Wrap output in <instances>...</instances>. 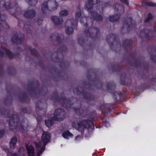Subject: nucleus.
Segmentation results:
<instances>
[{"instance_id":"1","label":"nucleus","mask_w":156,"mask_h":156,"mask_svg":"<svg viewBox=\"0 0 156 156\" xmlns=\"http://www.w3.org/2000/svg\"><path fill=\"white\" fill-rule=\"evenodd\" d=\"M51 136L47 132H44L41 137V142H35L37 156H40L45 149L46 144L50 141Z\"/></svg>"},{"instance_id":"2","label":"nucleus","mask_w":156,"mask_h":156,"mask_svg":"<svg viewBox=\"0 0 156 156\" xmlns=\"http://www.w3.org/2000/svg\"><path fill=\"white\" fill-rule=\"evenodd\" d=\"M72 126L80 131H83L85 128L93 129L94 128L93 122L87 120L74 121L72 123Z\"/></svg>"},{"instance_id":"3","label":"nucleus","mask_w":156,"mask_h":156,"mask_svg":"<svg viewBox=\"0 0 156 156\" xmlns=\"http://www.w3.org/2000/svg\"><path fill=\"white\" fill-rule=\"evenodd\" d=\"M58 7V4L55 0H48L43 2L41 6L42 12L46 14L48 11L52 12L56 10Z\"/></svg>"},{"instance_id":"4","label":"nucleus","mask_w":156,"mask_h":156,"mask_svg":"<svg viewBox=\"0 0 156 156\" xmlns=\"http://www.w3.org/2000/svg\"><path fill=\"white\" fill-rule=\"evenodd\" d=\"M9 126L11 129H14L18 127L20 128H23L22 123H20L19 119L17 115H14L10 118Z\"/></svg>"},{"instance_id":"5","label":"nucleus","mask_w":156,"mask_h":156,"mask_svg":"<svg viewBox=\"0 0 156 156\" xmlns=\"http://www.w3.org/2000/svg\"><path fill=\"white\" fill-rule=\"evenodd\" d=\"M77 22V20L73 19L67 20L65 23V26L66 28V32L67 34H69L73 33V30L72 27L73 25H76Z\"/></svg>"},{"instance_id":"6","label":"nucleus","mask_w":156,"mask_h":156,"mask_svg":"<svg viewBox=\"0 0 156 156\" xmlns=\"http://www.w3.org/2000/svg\"><path fill=\"white\" fill-rule=\"evenodd\" d=\"M65 117V112L62 109H58L55 110L53 117L54 120L57 121L63 120Z\"/></svg>"},{"instance_id":"7","label":"nucleus","mask_w":156,"mask_h":156,"mask_svg":"<svg viewBox=\"0 0 156 156\" xmlns=\"http://www.w3.org/2000/svg\"><path fill=\"white\" fill-rule=\"evenodd\" d=\"M3 7L7 10H10L11 13L12 14H14L15 13L17 12H20L21 11L19 7L17 4L15 5V7L16 8V11H15L14 9L11 8L10 4V2L9 0H5L4 4H3Z\"/></svg>"},{"instance_id":"8","label":"nucleus","mask_w":156,"mask_h":156,"mask_svg":"<svg viewBox=\"0 0 156 156\" xmlns=\"http://www.w3.org/2000/svg\"><path fill=\"white\" fill-rule=\"evenodd\" d=\"M36 15V11L35 9H30L26 11L23 13V16L28 19H32Z\"/></svg>"},{"instance_id":"9","label":"nucleus","mask_w":156,"mask_h":156,"mask_svg":"<svg viewBox=\"0 0 156 156\" xmlns=\"http://www.w3.org/2000/svg\"><path fill=\"white\" fill-rule=\"evenodd\" d=\"M99 32V29L96 27L91 28L90 29H87V30H85L87 36L89 37H94L95 34L97 35Z\"/></svg>"},{"instance_id":"10","label":"nucleus","mask_w":156,"mask_h":156,"mask_svg":"<svg viewBox=\"0 0 156 156\" xmlns=\"http://www.w3.org/2000/svg\"><path fill=\"white\" fill-rule=\"evenodd\" d=\"M51 20L56 26L59 27H62L63 22L62 18H59L58 16H54L51 17Z\"/></svg>"},{"instance_id":"11","label":"nucleus","mask_w":156,"mask_h":156,"mask_svg":"<svg viewBox=\"0 0 156 156\" xmlns=\"http://www.w3.org/2000/svg\"><path fill=\"white\" fill-rule=\"evenodd\" d=\"M4 51L8 55L9 58H12L15 56L9 50L2 46L1 48L0 49V57L5 56V55L4 54Z\"/></svg>"},{"instance_id":"12","label":"nucleus","mask_w":156,"mask_h":156,"mask_svg":"<svg viewBox=\"0 0 156 156\" xmlns=\"http://www.w3.org/2000/svg\"><path fill=\"white\" fill-rule=\"evenodd\" d=\"M76 100L75 99H73L71 101H69L65 99V98H62L60 100V101L62 103V105L64 108H70V103L72 101L73 103V102L74 101H76Z\"/></svg>"},{"instance_id":"13","label":"nucleus","mask_w":156,"mask_h":156,"mask_svg":"<svg viewBox=\"0 0 156 156\" xmlns=\"http://www.w3.org/2000/svg\"><path fill=\"white\" fill-rule=\"evenodd\" d=\"M91 16L93 17L94 19L98 21H101L102 20L103 18L101 15L98 14L95 11L91 12Z\"/></svg>"},{"instance_id":"14","label":"nucleus","mask_w":156,"mask_h":156,"mask_svg":"<svg viewBox=\"0 0 156 156\" xmlns=\"http://www.w3.org/2000/svg\"><path fill=\"white\" fill-rule=\"evenodd\" d=\"M115 12L122 13L124 12V9L122 5L116 4L113 6Z\"/></svg>"},{"instance_id":"15","label":"nucleus","mask_w":156,"mask_h":156,"mask_svg":"<svg viewBox=\"0 0 156 156\" xmlns=\"http://www.w3.org/2000/svg\"><path fill=\"white\" fill-rule=\"evenodd\" d=\"M26 148L29 156H35L34 153V148L31 145H26Z\"/></svg>"},{"instance_id":"16","label":"nucleus","mask_w":156,"mask_h":156,"mask_svg":"<svg viewBox=\"0 0 156 156\" xmlns=\"http://www.w3.org/2000/svg\"><path fill=\"white\" fill-rule=\"evenodd\" d=\"M23 40V38H20L18 35H14L12 38V41L13 43H20Z\"/></svg>"},{"instance_id":"17","label":"nucleus","mask_w":156,"mask_h":156,"mask_svg":"<svg viewBox=\"0 0 156 156\" xmlns=\"http://www.w3.org/2000/svg\"><path fill=\"white\" fill-rule=\"evenodd\" d=\"M17 141V138L16 137H13L11 139L9 142V145L10 148L12 149L15 148L16 144Z\"/></svg>"},{"instance_id":"18","label":"nucleus","mask_w":156,"mask_h":156,"mask_svg":"<svg viewBox=\"0 0 156 156\" xmlns=\"http://www.w3.org/2000/svg\"><path fill=\"white\" fill-rule=\"evenodd\" d=\"M50 38L51 39L56 40L58 42L61 41L63 38V36L61 35H55L52 34L50 36Z\"/></svg>"},{"instance_id":"19","label":"nucleus","mask_w":156,"mask_h":156,"mask_svg":"<svg viewBox=\"0 0 156 156\" xmlns=\"http://www.w3.org/2000/svg\"><path fill=\"white\" fill-rule=\"evenodd\" d=\"M129 25L126 22H125L121 30V32L123 33L128 32L129 30Z\"/></svg>"},{"instance_id":"20","label":"nucleus","mask_w":156,"mask_h":156,"mask_svg":"<svg viewBox=\"0 0 156 156\" xmlns=\"http://www.w3.org/2000/svg\"><path fill=\"white\" fill-rule=\"evenodd\" d=\"M84 98L88 101H92L94 99L93 96L89 93L83 92L82 93Z\"/></svg>"},{"instance_id":"21","label":"nucleus","mask_w":156,"mask_h":156,"mask_svg":"<svg viewBox=\"0 0 156 156\" xmlns=\"http://www.w3.org/2000/svg\"><path fill=\"white\" fill-rule=\"evenodd\" d=\"M119 18V16L117 14L109 16V20L111 22H114L118 20Z\"/></svg>"},{"instance_id":"22","label":"nucleus","mask_w":156,"mask_h":156,"mask_svg":"<svg viewBox=\"0 0 156 156\" xmlns=\"http://www.w3.org/2000/svg\"><path fill=\"white\" fill-rule=\"evenodd\" d=\"M9 113V112L8 110H5L3 109L0 110V115L3 116L5 117L7 116L8 117Z\"/></svg>"},{"instance_id":"23","label":"nucleus","mask_w":156,"mask_h":156,"mask_svg":"<svg viewBox=\"0 0 156 156\" xmlns=\"http://www.w3.org/2000/svg\"><path fill=\"white\" fill-rule=\"evenodd\" d=\"M53 118L51 119H48L45 121V124L48 127H51L54 123V121Z\"/></svg>"},{"instance_id":"24","label":"nucleus","mask_w":156,"mask_h":156,"mask_svg":"<svg viewBox=\"0 0 156 156\" xmlns=\"http://www.w3.org/2000/svg\"><path fill=\"white\" fill-rule=\"evenodd\" d=\"M150 31L147 29H145L142 30L140 33V35L142 37L147 36L149 34Z\"/></svg>"},{"instance_id":"25","label":"nucleus","mask_w":156,"mask_h":156,"mask_svg":"<svg viewBox=\"0 0 156 156\" xmlns=\"http://www.w3.org/2000/svg\"><path fill=\"white\" fill-rule=\"evenodd\" d=\"M27 99L28 98L25 94H21L19 98L20 100L22 102H26Z\"/></svg>"},{"instance_id":"26","label":"nucleus","mask_w":156,"mask_h":156,"mask_svg":"<svg viewBox=\"0 0 156 156\" xmlns=\"http://www.w3.org/2000/svg\"><path fill=\"white\" fill-rule=\"evenodd\" d=\"M62 136L64 138L68 139L69 136H73V134L71 133L69 131H67L63 133Z\"/></svg>"},{"instance_id":"27","label":"nucleus","mask_w":156,"mask_h":156,"mask_svg":"<svg viewBox=\"0 0 156 156\" xmlns=\"http://www.w3.org/2000/svg\"><path fill=\"white\" fill-rule=\"evenodd\" d=\"M28 4L31 6L35 5L37 3V0H26Z\"/></svg>"},{"instance_id":"28","label":"nucleus","mask_w":156,"mask_h":156,"mask_svg":"<svg viewBox=\"0 0 156 156\" xmlns=\"http://www.w3.org/2000/svg\"><path fill=\"white\" fill-rule=\"evenodd\" d=\"M31 28V26L29 24V23L27 22L25 23L23 29L26 30L28 32H29Z\"/></svg>"},{"instance_id":"29","label":"nucleus","mask_w":156,"mask_h":156,"mask_svg":"<svg viewBox=\"0 0 156 156\" xmlns=\"http://www.w3.org/2000/svg\"><path fill=\"white\" fill-rule=\"evenodd\" d=\"M93 3L88 1L85 5V7L88 10H91L93 8Z\"/></svg>"},{"instance_id":"30","label":"nucleus","mask_w":156,"mask_h":156,"mask_svg":"<svg viewBox=\"0 0 156 156\" xmlns=\"http://www.w3.org/2000/svg\"><path fill=\"white\" fill-rule=\"evenodd\" d=\"M77 9V10L75 14V16L77 19L79 18L81 16V15L80 6H78Z\"/></svg>"},{"instance_id":"31","label":"nucleus","mask_w":156,"mask_h":156,"mask_svg":"<svg viewBox=\"0 0 156 156\" xmlns=\"http://www.w3.org/2000/svg\"><path fill=\"white\" fill-rule=\"evenodd\" d=\"M68 13V11L67 10H64L60 12L59 13V15L60 16H67Z\"/></svg>"},{"instance_id":"32","label":"nucleus","mask_w":156,"mask_h":156,"mask_svg":"<svg viewBox=\"0 0 156 156\" xmlns=\"http://www.w3.org/2000/svg\"><path fill=\"white\" fill-rule=\"evenodd\" d=\"M31 93L32 94V95L33 97L36 98V94L39 93L40 92L37 89H32L31 91Z\"/></svg>"},{"instance_id":"33","label":"nucleus","mask_w":156,"mask_h":156,"mask_svg":"<svg viewBox=\"0 0 156 156\" xmlns=\"http://www.w3.org/2000/svg\"><path fill=\"white\" fill-rule=\"evenodd\" d=\"M87 18L85 17H82L80 21V22L83 24L84 25V26H87Z\"/></svg>"},{"instance_id":"34","label":"nucleus","mask_w":156,"mask_h":156,"mask_svg":"<svg viewBox=\"0 0 156 156\" xmlns=\"http://www.w3.org/2000/svg\"><path fill=\"white\" fill-rule=\"evenodd\" d=\"M94 85L98 88H100L102 87V84L98 81L96 80L94 83Z\"/></svg>"},{"instance_id":"35","label":"nucleus","mask_w":156,"mask_h":156,"mask_svg":"<svg viewBox=\"0 0 156 156\" xmlns=\"http://www.w3.org/2000/svg\"><path fill=\"white\" fill-rule=\"evenodd\" d=\"M131 43V41H129V40H126L123 42V46L126 47V45H129L130 43Z\"/></svg>"},{"instance_id":"36","label":"nucleus","mask_w":156,"mask_h":156,"mask_svg":"<svg viewBox=\"0 0 156 156\" xmlns=\"http://www.w3.org/2000/svg\"><path fill=\"white\" fill-rule=\"evenodd\" d=\"M52 99H55L56 101H58V94L56 92H55L53 94Z\"/></svg>"},{"instance_id":"37","label":"nucleus","mask_w":156,"mask_h":156,"mask_svg":"<svg viewBox=\"0 0 156 156\" xmlns=\"http://www.w3.org/2000/svg\"><path fill=\"white\" fill-rule=\"evenodd\" d=\"M107 87L108 89H111L115 88V85L113 84V83H109L108 84Z\"/></svg>"},{"instance_id":"38","label":"nucleus","mask_w":156,"mask_h":156,"mask_svg":"<svg viewBox=\"0 0 156 156\" xmlns=\"http://www.w3.org/2000/svg\"><path fill=\"white\" fill-rule=\"evenodd\" d=\"M152 18V16L151 14L149 13L148 14L147 17V19L145 20L144 21L145 22H147L149 21V20L151 19Z\"/></svg>"},{"instance_id":"39","label":"nucleus","mask_w":156,"mask_h":156,"mask_svg":"<svg viewBox=\"0 0 156 156\" xmlns=\"http://www.w3.org/2000/svg\"><path fill=\"white\" fill-rule=\"evenodd\" d=\"M145 4L147 6H154L155 5V3L150 2H145Z\"/></svg>"},{"instance_id":"40","label":"nucleus","mask_w":156,"mask_h":156,"mask_svg":"<svg viewBox=\"0 0 156 156\" xmlns=\"http://www.w3.org/2000/svg\"><path fill=\"white\" fill-rule=\"evenodd\" d=\"M116 37L115 36V35L113 34H112L111 35H110V36L109 35V36H108L107 38L108 39L109 38L111 39L115 40V39L116 38Z\"/></svg>"},{"instance_id":"41","label":"nucleus","mask_w":156,"mask_h":156,"mask_svg":"<svg viewBox=\"0 0 156 156\" xmlns=\"http://www.w3.org/2000/svg\"><path fill=\"white\" fill-rule=\"evenodd\" d=\"M80 89H81L80 87H78L77 88H75L74 89L73 91L74 93H76L77 94H79V93L80 92Z\"/></svg>"},{"instance_id":"42","label":"nucleus","mask_w":156,"mask_h":156,"mask_svg":"<svg viewBox=\"0 0 156 156\" xmlns=\"http://www.w3.org/2000/svg\"><path fill=\"white\" fill-rule=\"evenodd\" d=\"M2 149L4 150L8 154L9 152V150L8 149L7 147L5 146H4L2 147Z\"/></svg>"},{"instance_id":"43","label":"nucleus","mask_w":156,"mask_h":156,"mask_svg":"<svg viewBox=\"0 0 156 156\" xmlns=\"http://www.w3.org/2000/svg\"><path fill=\"white\" fill-rule=\"evenodd\" d=\"M30 50L31 53L32 54L34 55H36V53H37V51L35 49H30Z\"/></svg>"},{"instance_id":"44","label":"nucleus","mask_w":156,"mask_h":156,"mask_svg":"<svg viewBox=\"0 0 156 156\" xmlns=\"http://www.w3.org/2000/svg\"><path fill=\"white\" fill-rule=\"evenodd\" d=\"M5 133V132L4 130H0V139L2 138Z\"/></svg>"},{"instance_id":"45","label":"nucleus","mask_w":156,"mask_h":156,"mask_svg":"<svg viewBox=\"0 0 156 156\" xmlns=\"http://www.w3.org/2000/svg\"><path fill=\"white\" fill-rule=\"evenodd\" d=\"M60 49L62 51H65L66 50L67 48L65 45H63L60 48Z\"/></svg>"},{"instance_id":"46","label":"nucleus","mask_w":156,"mask_h":156,"mask_svg":"<svg viewBox=\"0 0 156 156\" xmlns=\"http://www.w3.org/2000/svg\"><path fill=\"white\" fill-rule=\"evenodd\" d=\"M24 150V149L23 148L20 147L18 150V152L19 154H22Z\"/></svg>"},{"instance_id":"47","label":"nucleus","mask_w":156,"mask_h":156,"mask_svg":"<svg viewBox=\"0 0 156 156\" xmlns=\"http://www.w3.org/2000/svg\"><path fill=\"white\" fill-rule=\"evenodd\" d=\"M98 0H88V1H89L90 2H92L93 3V4L97 3L98 2Z\"/></svg>"},{"instance_id":"48","label":"nucleus","mask_w":156,"mask_h":156,"mask_svg":"<svg viewBox=\"0 0 156 156\" xmlns=\"http://www.w3.org/2000/svg\"><path fill=\"white\" fill-rule=\"evenodd\" d=\"M121 1L126 5L128 4L127 0H121Z\"/></svg>"},{"instance_id":"49","label":"nucleus","mask_w":156,"mask_h":156,"mask_svg":"<svg viewBox=\"0 0 156 156\" xmlns=\"http://www.w3.org/2000/svg\"><path fill=\"white\" fill-rule=\"evenodd\" d=\"M22 111L24 113H27V109L26 108H23L22 109Z\"/></svg>"},{"instance_id":"50","label":"nucleus","mask_w":156,"mask_h":156,"mask_svg":"<svg viewBox=\"0 0 156 156\" xmlns=\"http://www.w3.org/2000/svg\"><path fill=\"white\" fill-rule=\"evenodd\" d=\"M10 156H18V155L17 154L13 153Z\"/></svg>"},{"instance_id":"51","label":"nucleus","mask_w":156,"mask_h":156,"mask_svg":"<svg viewBox=\"0 0 156 156\" xmlns=\"http://www.w3.org/2000/svg\"><path fill=\"white\" fill-rule=\"evenodd\" d=\"M85 87L87 88H89V87H88V85L87 84H86L84 85Z\"/></svg>"},{"instance_id":"52","label":"nucleus","mask_w":156,"mask_h":156,"mask_svg":"<svg viewBox=\"0 0 156 156\" xmlns=\"http://www.w3.org/2000/svg\"><path fill=\"white\" fill-rule=\"evenodd\" d=\"M80 137V136H77L76 137V138H75V139H76V140H77V138H78V137Z\"/></svg>"},{"instance_id":"53","label":"nucleus","mask_w":156,"mask_h":156,"mask_svg":"<svg viewBox=\"0 0 156 156\" xmlns=\"http://www.w3.org/2000/svg\"><path fill=\"white\" fill-rule=\"evenodd\" d=\"M79 110H80L79 109H78L76 110V111L77 113H78V111H79Z\"/></svg>"},{"instance_id":"54","label":"nucleus","mask_w":156,"mask_h":156,"mask_svg":"<svg viewBox=\"0 0 156 156\" xmlns=\"http://www.w3.org/2000/svg\"><path fill=\"white\" fill-rule=\"evenodd\" d=\"M112 70L113 71H115V70H114V69H113V68L112 69Z\"/></svg>"}]
</instances>
